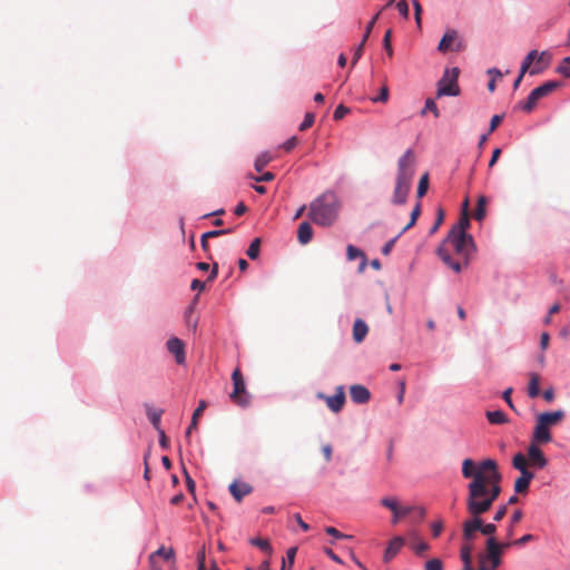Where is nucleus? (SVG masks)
Masks as SVG:
<instances>
[{"mask_svg": "<svg viewBox=\"0 0 570 570\" xmlns=\"http://www.w3.org/2000/svg\"><path fill=\"white\" fill-rule=\"evenodd\" d=\"M232 232H233V229H232V228H226V229H216V230L207 232V233H205V235H206L208 238H215V237H218V236H222V235L230 234Z\"/></svg>", "mask_w": 570, "mask_h": 570, "instance_id": "obj_50", "label": "nucleus"}, {"mask_svg": "<svg viewBox=\"0 0 570 570\" xmlns=\"http://www.w3.org/2000/svg\"><path fill=\"white\" fill-rule=\"evenodd\" d=\"M534 478V473H524L521 474L514 482V491L515 493H527L529 490V485L531 480Z\"/></svg>", "mask_w": 570, "mask_h": 570, "instance_id": "obj_20", "label": "nucleus"}, {"mask_svg": "<svg viewBox=\"0 0 570 570\" xmlns=\"http://www.w3.org/2000/svg\"><path fill=\"white\" fill-rule=\"evenodd\" d=\"M425 570H443V563L440 559L433 558L426 561L424 566Z\"/></svg>", "mask_w": 570, "mask_h": 570, "instance_id": "obj_45", "label": "nucleus"}, {"mask_svg": "<svg viewBox=\"0 0 570 570\" xmlns=\"http://www.w3.org/2000/svg\"><path fill=\"white\" fill-rule=\"evenodd\" d=\"M341 203L337 195L332 190H326L316 197L308 207V218L316 225L332 226L340 213Z\"/></svg>", "mask_w": 570, "mask_h": 570, "instance_id": "obj_3", "label": "nucleus"}, {"mask_svg": "<svg viewBox=\"0 0 570 570\" xmlns=\"http://www.w3.org/2000/svg\"><path fill=\"white\" fill-rule=\"evenodd\" d=\"M539 99L538 97L531 91L528 96L527 100L524 102H519V108L524 110L525 112H531L534 107L537 106Z\"/></svg>", "mask_w": 570, "mask_h": 570, "instance_id": "obj_32", "label": "nucleus"}, {"mask_svg": "<svg viewBox=\"0 0 570 570\" xmlns=\"http://www.w3.org/2000/svg\"><path fill=\"white\" fill-rule=\"evenodd\" d=\"M540 375L531 372L529 373L528 395L531 399L539 396L540 394Z\"/></svg>", "mask_w": 570, "mask_h": 570, "instance_id": "obj_23", "label": "nucleus"}, {"mask_svg": "<svg viewBox=\"0 0 570 570\" xmlns=\"http://www.w3.org/2000/svg\"><path fill=\"white\" fill-rule=\"evenodd\" d=\"M350 112V109L345 107L344 105H338L336 109L334 110L333 118L335 120H341L344 118L345 115Z\"/></svg>", "mask_w": 570, "mask_h": 570, "instance_id": "obj_47", "label": "nucleus"}, {"mask_svg": "<svg viewBox=\"0 0 570 570\" xmlns=\"http://www.w3.org/2000/svg\"><path fill=\"white\" fill-rule=\"evenodd\" d=\"M557 72L566 78H570V63L564 62L563 59L562 62L557 67Z\"/></svg>", "mask_w": 570, "mask_h": 570, "instance_id": "obj_49", "label": "nucleus"}, {"mask_svg": "<svg viewBox=\"0 0 570 570\" xmlns=\"http://www.w3.org/2000/svg\"><path fill=\"white\" fill-rule=\"evenodd\" d=\"M207 406V403L206 401L202 400L198 404V406L196 407V410L194 411L193 413V416H191V422L186 431V438H189L190 433H191V430L196 429L197 428V424H198V417L203 414V412L205 411Z\"/></svg>", "mask_w": 570, "mask_h": 570, "instance_id": "obj_24", "label": "nucleus"}, {"mask_svg": "<svg viewBox=\"0 0 570 570\" xmlns=\"http://www.w3.org/2000/svg\"><path fill=\"white\" fill-rule=\"evenodd\" d=\"M249 543L252 546H255V547L259 548L262 551H264L268 556H271L272 552H273V548H272V546H271V543H269V541L267 539L253 538V539L249 540Z\"/></svg>", "mask_w": 570, "mask_h": 570, "instance_id": "obj_30", "label": "nucleus"}, {"mask_svg": "<svg viewBox=\"0 0 570 570\" xmlns=\"http://www.w3.org/2000/svg\"><path fill=\"white\" fill-rule=\"evenodd\" d=\"M474 252V242L471 235H460L449 232L446 238L438 247L439 257L455 273H460L469 265Z\"/></svg>", "mask_w": 570, "mask_h": 570, "instance_id": "obj_2", "label": "nucleus"}, {"mask_svg": "<svg viewBox=\"0 0 570 570\" xmlns=\"http://www.w3.org/2000/svg\"><path fill=\"white\" fill-rule=\"evenodd\" d=\"M233 498L240 502L244 497L248 495L253 491V487L246 482L234 481L228 487Z\"/></svg>", "mask_w": 570, "mask_h": 570, "instance_id": "obj_14", "label": "nucleus"}, {"mask_svg": "<svg viewBox=\"0 0 570 570\" xmlns=\"http://www.w3.org/2000/svg\"><path fill=\"white\" fill-rule=\"evenodd\" d=\"M205 548H203L197 554L198 570H207L205 566Z\"/></svg>", "mask_w": 570, "mask_h": 570, "instance_id": "obj_58", "label": "nucleus"}, {"mask_svg": "<svg viewBox=\"0 0 570 570\" xmlns=\"http://www.w3.org/2000/svg\"><path fill=\"white\" fill-rule=\"evenodd\" d=\"M314 120H315V116H314V114H312V112H307V114L305 115V117H304L303 122L299 125L298 129H299L301 131H304V130L308 129L309 127H312V126H313Z\"/></svg>", "mask_w": 570, "mask_h": 570, "instance_id": "obj_46", "label": "nucleus"}, {"mask_svg": "<svg viewBox=\"0 0 570 570\" xmlns=\"http://www.w3.org/2000/svg\"><path fill=\"white\" fill-rule=\"evenodd\" d=\"M502 562L500 548L494 537L487 540L485 553L479 554V566L487 570H495Z\"/></svg>", "mask_w": 570, "mask_h": 570, "instance_id": "obj_9", "label": "nucleus"}, {"mask_svg": "<svg viewBox=\"0 0 570 570\" xmlns=\"http://www.w3.org/2000/svg\"><path fill=\"white\" fill-rule=\"evenodd\" d=\"M404 539L402 537H394L386 550H385V553H384V561L385 562H389L391 561L397 553L399 551L402 549V547L404 546Z\"/></svg>", "mask_w": 570, "mask_h": 570, "instance_id": "obj_17", "label": "nucleus"}, {"mask_svg": "<svg viewBox=\"0 0 570 570\" xmlns=\"http://www.w3.org/2000/svg\"><path fill=\"white\" fill-rule=\"evenodd\" d=\"M233 392L229 394L230 401L242 407H246L250 403L249 394L246 390L245 381L240 370L237 367L232 374Z\"/></svg>", "mask_w": 570, "mask_h": 570, "instance_id": "obj_7", "label": "nucleus"}, {"mask_svg": "<svg viewBox=\"0 0 570 570\" xmlns=\"http://www.w3.org/2000/svg\"><path fill=\"white\" fill-rule=\"evenodd\" d=\"M368 327L366 323L362 320H356L353 325V338L356 343L363 342L365 336L367 335Z\"/></svg>", "mask_w": 570, "mask_h": 570, "instance_id": "obj_21", "label": "nucleus"}, {"mask_svg": "<svg viewBox=\"0 0 570 570\" xmlns=\"http://www.w3.org/2000/svg\"><path fill=\"white\" fill-rule=\"evenodd\" d=\"M346 256H347L348 261H354L358 257L362 258L360 271L361 272L364 271V268L366 266V257L362 250H360L358 248H356L353 245H348L346 247Z\"/></svg>", "mask_w": 570, "mask_h": 570, "instance_id": "obj_25", "label": "nucleus"}, {"mask_svg": "<svg viewBox=\"0 0 570 570\" xmlns=\"http://www.w3.org/2000/svg\"><path fill=\"white\" fill-rule=\"evenodd\" d=\"M462 475L472 479L468 484L466 509L470 514L488 512L501 493L502 474L492 459L481 461L479 464L472 459L462 462Z\"/></svg>", "mask_w": 570, "mask_h": 570, "instance_id": "obj_1", "label": "nucleus"}, {"mask_svg": "<svg viewBox=\"0 0 570 570\" xmlns=\"http://www.w3.org/2000/svg\"><path fill=\"white\" fill-rule=\"evenodd\" d=\"M396 8H397V10H399L400 14H401L403 18H405V19H407V18H409V6H407V3H406V1H405V0H401V1L396 4Z\"/></svg>", "mask_w": 570, "mask_h": 570, "instance_id": "obj_52", "label": "nucleus"}, {"mask_svg": "<svg viewBox=\"0 0 570 570\" xmlns=\"http://www.w3.org/2000/svg\"><path fill=\"white\" fill-rule=\"evenodd\" d=\"M379 16H380V12H379V13H376V14H375V16H374L370 21H368V23H367V26H366V28H365L364 36H363V38H362V39H363V43H366V41H367V39H368V37H370V35H371V32H372V30H373V28H374V26H375L376 21H377V19H379Z\"/></svg>", "mask_w": 570, "mask_h": 570, "instance_id": "obj_44", "label": "nucleus"}, {"mask_svg": "<svg viewBox=\"0 0 570 570\" xmlns=\"http://www.w3.org/2000/svg\"><path fill=\"white\" fill-rule=\"evenodd\" d=\"M532 540H534V537L532 534H524L520 539L514 540L513 544L514 546H523V544H525V543H528V542H530Z\"/></svg>", "mask_w": 570, "mask_h": 570, "instance_id": "obj_61", "label": "nucleus"}, {"mask_svg": "<svg viewBox=\"0 0 570 570\" xmlns=\"http://www.w3.org/2000/svg\"><path fill=\"white\" fill-rule=\"evenodd\" d=\"M488 421L491 424H504L508 422V417L505 413L501 410L498 411H488L485 413Z\"/></svg>", "mask_w": 570, "mask_h": 570, "instance_id": "obj_28", "label": "nucleus"}, {"mask_svg": "<svg viewBox=\"0 0 570 570\" xmlns=\"http://www.w3.org/2000/svg\"><path fill=\"white\" fill-rule=\"evenodd\" d=\"M487 205H488V198L485 196H483V195L479 196L476 208H475L474 214H473V217H474L475 220L481 222L485 217Z\"/></svg>", "mask_w": 570, "mask_h": 570, "instance_id": "obj_27", "label": "nucleus"}, {"mask_svg": "<svg viewBox=\"0 0 570 570\" xmlns=\"http://www.w3.org/2000/svg\"><path fill=\"white\" fill-rule=\"evenodd\" d=\"M472 551L473 547L471 543H465L462 546L460 557L463 566L472 564Z\"/></svg>", "mask_w": 570, "mask_h": 570, "instance_id": "obj_33", "label": "nucleus"}, {"mask_svg": "<svg viewBox=\"0 0 570 570\" xmlns=\"http://www.w3.org/2000/svg\"><path fill=\"white\" fill-rule=\"evenodd\" d=\"M194 311H195L194 306H191V305L188 306V308L185 312V320H186L187 325L190 326L195 331L197 327V320H193Z\"/></svg>", "mask_w": 570, "mask_h": 570, "instance_id": "obj_42", "label": "nucleus"}, {"mask_svg": "<svg viewBox=\"0 0 570 570\" xmlns=\"http://www.w3.org/2000/svg\"><path fill=\"white\" fill-rule=\"evenodd\" d=\"M318 399H322L326 402L327 407L334 412L338 413L342 411L344 404H345V391L344 386L340 385L336 387V393L333 396H327L323 393L317 394Z\"/></svg>", "mask_w": 570, "mask_h": 570, "instance_id": "obj_11", "label": "nucleus"}, {"mask_svg": "<svg viewBox=\"0 0 570 570\" xmlns=\"http://www.w3.org/2000/svg\"><path fill=\"white\" fill-rule=\"evenodd\" d=\"M537 444L538 443L532 440L531 444L529 445L528 461L531 465H533L538 469H543L548 464V461Z\"/></svg>", "mask_w": 570, "mask_h": 570, "instance_id": "obj_13", "label": "nucleus"}, {"mask_svg": "<svg viewBox=\"0 0 570 570\" xmlns=\"http://www.w3.org/2000/svg\"><path fill=\"white\" fill-rule=\"evenodd\" d=\"M259 248H261V239L259 238H255L249 247L247 248V256L250 258V259H256L259 255Z\"/></svg>", "mask_w": 570, "mask_h": 570, "instance_id": "obj_37", "label": "nucleus"}, {"mask_svg": "<svg viewBox=\"0 0 570 570\" xmlns=\"http://www.w3.org/2000/svg\"><path fill=\"white\" fill-rule=\"evenodd\" d=\"M414 173L415 156L412 149H407L397 161L396 183L392 197L393 204L403 205L406 203Z\"/></svg>", "mask_w": 570, "mask_h": 570, "instance_id": "obj_4", "label": "nucleus"}, {"mask_svg": "<svg viewBox=\"0 0 570 570\" xmlns=\"http://www.w3.org/2000/svg\"><path fill=\"white\" fill-rule=\"evenodd\" d=\"M428 188H429V174L425 173L424 175L421 176V178L419 180L417 190H416L417 197L422 198L426 194Z\"/></svg>", "mask_w": 570, "mask_h": 570, "instance_id": "obj_36", "label": "nucleus"}, {"mask_svg": "<svg viewBox=\"0 0 570 570\" xmlns=\"http://www.w3.org/2000/svg\"><path fill=\"white\" fill-rule=\"evenodd\" d=\"M412 3H413V8H414L415 22H416L417 27L421 28L422 7H421L419 0H413Z\"/></svg>", "mask_w": 570, "mask_h": 570, "instance_id": "obj_48", "label": "nucleus"}, {"mask_svg": "<svg viewBox=\"0 0 570 570\" xmlns=\"http://www.w3.org/2000/svg\"><path fill=\"white\" fill-rule=\"evenodd\" d=\"M153 554H155V560H157L158 557H161L165 560H170V559H174L175 552L171 548L166 549L165 547H160Z\"/></svg>", "mask_w": 570, "mask_h": 570, "instance_id": "obj_40", "label": "nucleus"}, {"mask_svg": "<svg viewBox=\"0 0 570 570\" xmlns=\"http://www.w3.org/2000/svg\"><path fill=\"white\" fill-rule=\"evenodd\" d=\"M497 531V525L493 523L483 524L481 527V532L485 535H489L491 538L493 533Z\"/></svg>", "mask_w": 570, "mask_h": 570, "instance_id": "obj_53", "label": "nucleus"}, {"mask_svg": "<svg viewBox=\"0 0 570 570\" xmlns=\"http://www.w3.org/2000/svg\"><path fill=\"white\" fill-rule=\"evenodd\" d=\"M272 160V156L267 153L259 155L254 164L256 171H262Z\"/></svg>", "mask_w": 570, "mask_h": 570, "instance_id": "obj_35", "label": "nucleus"}, {"mask_svg": "<svg viewBox=\"0 0 570 570\" xmlns=\"http://www.w3.org/2000/svg\"><path fill=\"white\" fill-rule=\"evenodd\" d=\"M473 518L471 520H466L463 523V528L469 529V531L476 532L481 531L482 527V519L480 518L481 514H471Z\"/></svg>", "mask_w": 570, "mask_h": 570, "instance_id": "obj_31", "label": "nucleus"}, {"mask_svg": "<svg viewBox=\"0 0 570 570\" xmlns=\"http://www.w3.org/2000/svg\"><path fill=\"white\" fill-rule=\"evenodd\" d=\"M350 395L352 401L356 404H365L371 399L370 391L364 385L360 384H355L350 387Z\"/></svg>", "mask_w": 570, "mask_h": 570, "instance_id": "obj_15", "label": "nucleus"}, {"mask_svg": "<svg viewBox=\"0 0 570 570\" xmlns=\"http://www.w3.org/2000/svg\"><path fill=\"white\" fill-rule=\"evenodd\" d=\"M146 413H147V417L150 421V423L153 424V426L157 431H160V429H161L160 417L163 415V410H155V409L148 406Z\"/></svg>", "mask_w": 570, "mask_h": 570, "instance_id": "obj_29", "label": "nucleus"}, {"mask_svg": "<svg viewBox=\"0 0 570 570\" xmlns=\"http://www.w3.org/2000/svg\"><path fill=\"white\" fill-rule=\"evenodd\" d=\"M391 39H392V30L389 29L385 35H384V38H383V47L387 53L389 57H392L393 56V47H392V43H391Z\"/></svg>", "mask_w": 570, "mask_h": 570, "instance_id": "obj_41", "label": "nucleus"}, {"mask_svg": "<svg viewBox=\"0 0 570 570\" xmlns=\"http://www.w3.org/2000/svg\"><path fill=\"white\" fill-rule=\"evenodd\" d=\"M373 102H383L385 104L389 100V87L384 83L381 88L380 95L377 97L371 98Z\"/></svg>", "mask_w": 570, "mask_h": 570, "instance_id": "obj_43", "label": "nucleus"}, {"mask_svg": "<svg viewBox=\"0 0 570 570\" xmlns=\"http://www.w3.org/2000/svg\"><path fill=\"white\" fill-rule=\"evenodd\" d=\"M381 505L392 511L393 524H397L401 518L406 517L409 513L415 510L414 507H401L397 498L395 497H385L381 499Z\"/></svg>", "mask_w": 570, "mask_h": 570, "instance_id": "obj_10", "label": "nucleus"}, {"mask_svg": "<svg viewBox=\"0 0 570 570\" xmlns=\"http://www.w3.org/2000/svg\"><path fill=\"white\" fill-rule=\"evenodd\" d=\"M511 394H512V387H509L503 392L502 397L507 402L509 407L515 411L514 404L511 399Z\"/></svg>", "mask_w": 570, "mask_h": 570, "instance_id": "obj_57", "label": "nucleus"}, {"mask_svg": "<svg viewBox=\"0 0 570 570\" xmlns=\"http://www.w3.org/2000/svg\"><path fill=\"white\" fill-rule=\"evenodd\" d=\"M458 33L455 30H448L438 46L439 51L446 52L449 49H451V46L454 43Z\"/></svg>", "mask_w": 570, "mask_h": 570, "instance_id": "obj_22", "label": "nucleus"}, {"mask_svg": "<svg viewBox=\"0 0 570 570\" xmlns=\"http://www.w3.org/2000/svg\"><path fill=\"white\" fill-rule=\"evenodd\" d=\"M443 219H444L443 210L439 209L436 222L434 223V225L430 229L431 234H433V233H435L438 230V228L442 224Z\"/></svg>", "mask_w": 570, "mask_h": 570, "instance_id": "obj_59", "label": "nucleus"}, {"mask_svg": "<svg viewBox=\"0 0 570 570\" xmlns=\"http://www.w3.org/2000/svg\"><path fill=\"white\" fill-rule=\"evenodd\" d=\"M458 68L446 69L438 82L436 97L441 98L443 96H459L460 88L458 85Z\"/></svg>", "mask_w": 570, "mask_h": 570, "instance_id": "obj_8", "label": "nucleus"}, {"mask_svg": "<svg viewBox=\"0 0 570 570\" xmlns=\"http://www.w3.org/2000/svg\"><path fill=\"white\" fill-rule=\"evenodd\" d=\"M564 417L561 410L554 412H544L538 415L533 430V441L537 443H548L551 441L550 428L560 423Z\"/></svg>", "mask_w": 570, "mask_h": 570, "instance_id": "obj_5", "label": "nucleus"}, {"mask_svg": "<svg viewBox=\"0 0 570 570\" xmlns=\"http://www.w3.org/2000/svg\"><path fill=\"white\" fill-rule=\"evenodd\" d=\"M428 110L431 111L434 115L435 118H438L440 116L439 108H438L435 101L433 99H431V98H428L425 100V106H424V108H423L421 114L425 115Z\"/></svg>", "mask_w": 570, "mask_h": 570, "instance_id": "obj_39", "label": "nucleus"}, {"mask_svg": "<svg viewBox=\"0 0 570 570\" xmlns=\"http://www.w3.org/2000/svg\"><path fill=\"white\" fill-rule=\"evenodd\" d=\"M512 465H513L514 469L519 470L521 474H523V472L524 473H532L528 469L529 461H528V459L522 453H518V454H515L513 456Z\"/></svg>", "mask_w": 570, "mask_h": 570, "instance_id": "obj_26", "label": "nucleus"}, {"mask_svg": "<svg viewBox=\"0 0 570 570\" xmlns=\"http://www.w3.org/2000/svg\"><path fill=\"white\" fill-rule=\"evenodd\" d=\"M298 144V138L293 136L291 137L289 139H287L284 145H283V148L286 150V151H291L292 149H294Z\"/></svg>", "mask_w": 570, "mask_h": 570, "instance_id": "obj_55", "label": "nucleus"}, {"mask_svg": "<svg viewBox=\"0 0 570 570\" xmlns=\"http://www.w3.org/2000/svg\"><path fill=\"white\" fill-rule=\"evenodd\" d=\"M551 60L549 51L531 50L522 61V73L529 71L531 76L539 75L550 66Z\"/></svg>", "mask_w": 570, "mask_h": 570, "instance_id": "obj_6", "label": "nucleus"}, {"mask_svg": "<svg viewBox=\"0 0 570 570\" xmlns=\"http://www.w3.org/2000/svg\"><path fill=\"white\" fill-rule=\"evenodd\" d=\"M325 532L336 539H345V538H351L350 535H346L342 532H340L336 528L334 527H327L325 529Z\"/></svg>", "mask_w": 570, "mask_h": 570, "instance_id": "obj_51", "label": "nucleus"}, {"mask_svg": "<svg viewBox=\"0 0 570 570\" xmlns=\"http://www.w3.org/2000/svg\"><path fill=\"white\" fill-rule=\"evenodd\" d=\"M411 535L414 538L413 542L411 543V547L416 554H421L429 550V544L422 540L416 539L415 532H412Z\"/></svg>", "mask_w": 570, "mask_h": 570, "instance_id": "obj_34", "label": "nucleus"}, {"mask_svg": "<svg viewBox=\"0 0 570 570\" xmlns=\"http://www.w3.org/2000/svg\"><path fill=\"white\" fill-rule=\"evenodd\" d=\"M297 238L302 245L308 244L313 238V228L309 223L303 222L297 229Z\"/></svg>", "mask_w": 570, "mask_h": 570, "instance_id": "obj_19", "label": "nucleus"}, {"mask_svg": "<svg viewBox=\"0 0 570 570\" xmlns=\"http://www.w3.org/2000/svg\"><path fill=\"white\" fill-rule=\"evenodd\" d=\"M502 120H503L502 115H494L490 120L489 132L494 131L499 127V125L501 124Z\"/></svg>", "mask_w": 570, "mask_h": 570, "instance_id": "obj_54", "label": "nucleus"}, {"mask_svg": "<svg viewBox=\"0 0 570 570\" xmlns=\"http://www.w3.org/2000/svg\"><path fill=\"white\" fill-rule=\"evenodd\" d=\"M274 178H275V176H274L273 173L266 171L261 177H255L254 179L256 181H265V183H267V181H272Z\"/></svg>", "mask_w": 570, "mask_h": 570, "instance_id": "obj_63", "label": "nucleus"}, {"mask_svg": "<svg viewBox=\"0 0 570 570\" xmlns=\"http://www.w3.org/2000/svg\"><path fill=\"white\" fill-rule=\"evenodd\" d=\"M542 396L543 399L547 401V402H552L554 400V390L552 387L550 389H547L543 393H542Z\"/></svg>", "mask_w": 570, "mask_h": 570, "instance_id": "obj_64", "label": "nucleus"}, {"mask_svg": "<svg viewBox=\"0 0 570 570\" xmlns=\"http://www.w3.org/2000/svg\"><path fill=\"white\" fill-rule=\"evenodd\" d=\"M364 46H365V43H363V40H362L361 43L355 48L353 60H352L353 65H355L358 61V59L362 57Z\"/></svg>", "mask_w": 570, "mask_h": 570, "instance_id": "obj_56", "label": "nucleus"}, {"mask_svg": "<svg viewBox=\"0 0 570 570\" xmlns=\"http://www.w3.org/2000/svg\"><path fill=\"white\" fill-rule=\"evenodd\" d=\"M470 227V218L468 215V199L463 203V213L459 219V223L454 225L450 232L460 234V235H468L466 229Z\"/></svg>", "mask_w": 570, "mask_h": 570, "instance_id": "obj_16", "label": "nucleus"}, {"mask_svg": "<svg viewBox=\"0 0 570 570\" xmlns=\"http://www.w3.org/2000/svg\"><path fill=\"white\" fill-rule=\"evenodd\" d=\"M167 350L175 356L177 364L183 365L186 361L185 343L178 337H171L166 343Z\"/></svg>", "mask_w": 570, "mask_h": 570, "instance_id": "obj_12", "label": "nucleus"}, {"mask_svg": "<svg viewBox=\"0 0 570 570\" xmlns=\"http://www.w3.org/2000/svg\"><path fill=\"white\" fill-rule=\"evenodd\" d=\"M431 528H432L433 537L438 538L443 530V522L442 521L433 522Z\"/></svg>", "mask_w": 570, "mask_h": 570, "instance_id": "obj_60", "label": "nucleus"}, {"mask_svg": "<svg viewBox=\"0 0 570 570\" xmlns=\"http://www.w3.org/2000/svg\"><path fill=\"white\" fill-rule=\"evenodd\" d=\"M505 514H507V507L502 505L497 510V512L493 517V520L499 522L505 517Z\"/></svg>", "mask_w": 570, "mask_h": 570, "instance_id": "obj_62", "label": "nucleus"}, {"mask_svg": "<svg viewBox=\"0 0 570 570\" xmlns=\"http://www.w3.org/2000/svg\"><path fill=\"white\" fill-rule=\"evenodd\" d=\"M421 214V204L417 203L414 208L412 209V213H411V219L409 222V224L402 229L401 234L406 232L407 229H410L412 226L415 225L419 216Z\"/></svg>", "mask_w": 570, "mask_h": 570, "instance_id": "obj_38", "label": "nucleus"}, {"mask_svg": "<svg viewBox=\"0 0 570 570\" xmlns=\"http://www.w3.org/2000/svg\"><path fill=\"white\" fill-rule=\"evenodd\" d=\"M560 87H561V82L560 81L550 80V81H547L543 85L537 87L535 89H533L532 92L540 100L541 98L550 95L551 92H553L554 90H557Z\"/></svg>", "mask_w": 570, "mask_h": 570, "instance_id": "obj_18", "label": "nucleus"}]
</instances>
